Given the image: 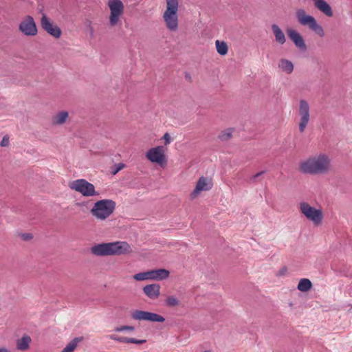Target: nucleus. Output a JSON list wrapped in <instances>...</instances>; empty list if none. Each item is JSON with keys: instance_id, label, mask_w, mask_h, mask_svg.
Returning <instances> with one entry per match:
<instances>
[{"instance_id": "f257e3e1", "label": "nucleus", "mask_w": 352, "mask_h": 352, "mask_svg": "<svg viewBox=\"0 0 352 352\" xmlns=\"http://www.w3.org/2000/svg\"><path fill=\"white\" fill-rule=\"evenodd\" d=\"M331 170V158L327 154L323 153L310 155L300 160L298 165V172L304 175H326Z\"/></svg>"}, {"instance_id": "f03ea898", "label": "nucleus", "mask_w": 352, "mask_h": 352, "mask_svg": "<svg viewBox=\"0 0 352 352\" xmlns=\"http://www.w3.org/2000/svg\"><path fill=\"white\" fill-rule=\"evenodd\" d=\"M90 252L97 256H119L131 253L132 248L127 242L118 241L95 245L90 248Z\"/></svg>"}, {"instance_id": "7ed1b4c3", "label": "nucleus", "mask_w": 352, "mask_h": 352, "mask_svg": "<svg viewBox=\"0 0 352 352\" xmlns=\"http://www.w3.org/2000/svg\"><path fill=\"white\" fill-rule=\"evenodd\" d=\"M179 1L166 0V8L162 19L166 28L170 32H177L179 28Z\"/></svg>"}, {"instance_id": "20e7f679", "label": "nucleus", "mask_w": 352, "mask_h": 352, "mask_svg": "<svg viewBox=\"0 0 352 352\" xmlns=\"http://www.w3.org/2000/svg\"><path fill=\"white\" fill-rule=\"evenodd\" d=\"M116 206V204L112 199H101L94 203L90 213L96 219L103 221L113 213Z\"/></svg>"}, {"instance_id": "39448f33", "label": "nucleus", "mask_w": 352, "mask_h": 352, "mask_svg": "<svg viewBox=\"0 0 352 352\" xmlns=\"http://www.w3.org/2000/svg\"><path fill=\"white\" fill-rule=\"evenodd\" d=\"M298 208L300 213L315 226H319L322 224L324 214L321 207L315 208L308 202L302 201L299 204Z\"/></svg>"}, {"instance_id": "423d86ee", "label": "nucleus", "mask_w": 352, "mask_h": 352, "mask_svg": "<svg viewBox=\"0 0 352 352\" xmlns=\"http://www.w3.org/2000/svg\"><path fill=\"white\" fill-rule=\"evenodd\" d=\"M295 14L298 22L301 25L307 26L320 37H323L324 36L323 28L317 23L316 19L313 16L307 14L304 9H297Z\"/></svg>"}, {"instance_id": "0eeeda50", "label": "nucleus", "mask_w": 352, "mask_h": 352, "mask_svg": "<svg viewBox=\"0 0 352 352\" xmlns=\"http://www.w3.org/2000/svg\"><path fill=\"white\" fill-rule=\"evenodd\" d=\"M68 186L71 190L80 193L84 197H93L98 195L94 186L84 179H78L69 182Z\"/></svg>"}, {"instance_id": "6e6552de", "label": "nucleus", "mask_w": 352, "mask_h": 352, "mask_svg": "<svg viewBox=\"0 0 352 352\" xmlns=\"http://www.w3.org/2000/svg\"><path fill=\"white\" fill-rule=\"evenodd\" d=\"M107 6L110 10L109 25L114 27L120 22V19L124 12V6L121 0H109Z\"/></svg>"}, {"instance_id": "1a4fd4ad", "label": "nucleus", "mask_w": 352, "mask_h": 352, "mask_svg": "<svg viewBox=\"0 0 352 352\" xmlns=\"http://www.w3.org/2000/svg\"><path fill=\"white\" fill-rule=\"evenodd\" d=\"M146 157L151 162L157 164L162 168H164L167 163L165 148L163 146L149 148L146 153Z\"/></svg>"}, {"instance_id": "9d476101", "label": "nucleus", "mask_w": 352, "mask_h": 352, "mask_svg": "<svg viewBox=\"0 0 352 352\" xmlns=\"http://www.w3.org/2000/svg\"><path fill=\"white\" fill-rule=\"evenodd\" d=\"M298 130L303 133L306 129L310 120V108L305 100H300L298 109Z\"/></svg>"}, {"instance_id": "9b49d317", "label": "nucleus", "mask_w": 352, "mask_h": 352, "mask_svg": "<svg viewBox=\"0 0 352 352\" xmlns=\"http://www.w3.org/2000/svg\"><path fill=\"white\" fill-rule=\"evenodd\" d=\"M132 319L138 321H148L152 322H164L165 318L155 313L142 311L139 309L133 310L131 312Z\"/></svg>"}, {"instance_id": "f8f14e48", "label": "nucleus", "mask_w": 352, "mask_h": 352, "mask_svg": "<svg viewBox=\"0 0 352 352\" xmlns=\"http://www.w3.org/2000/svg\"><path fill=\"white\" fill-rule=\"evenodd\" d=\"M41 25L47 34L55 38H59L61 36L62 31L60 28L56 24L52 22L45 14H42Z\"/></svg>"}, {"instance_id": "ddd939ff", "label": "nucleus", "mask_w": 352, "mask_h": 352, "mask_svg": "<svg viewBox=\"0 0 352 352\" xmlns=\"http://www.w3.org/2000/svg\"><path fill=\"white\" fill-rule=\"evenodd\" d=\"M212 186L213 183L211 178L204 176L199 177L195 189L190 194V198L192 199L197 198L202 191H208L212 188Z\"/></svg>"}, {"instance_id": "4468645a", "label": "nucleus", "mask_w": 352, "mask_h": 352, "mask_svg": "<svg viewBox=\"0 0 352 352\" xmlns=\"http://www.w3.org/2000/svg\"><path fill=\"white\" fill-rule=\"evenodd\" d=\"M19 29L25 36H35L37 34L36 23L31 16H26L21 21Z\"/></svg>"}, {"instance_id": "2eb2a0df", "label": "nucleus", "mask_w": 352, "mask_h": 352, "mask_svg": "<svg viewBox=\"0 0 352 352\" xmlns=\"http://www.w3.org/2000/svg\"><path fill=\"white\" fill-rule=\"evenodd\" d=\"M287 34L291 41L295 44V45L302 50H306V45L302 36L296 30L292 28L287 30Z\"/></svg>"}, {"instance_id": "dca6fc26", "label": "nucleus", "mask_w": 352, "mask_h": 352, "mask_svg": "<svg viewBox=\"0 0 352 352\" xmlns=\"http://www.w3.org/2000/svg\"><path fill=\"white\" fill-rule=\"evenodd\" d=\"M314 7L327 17H332L333 12L325 0H312Z\"/></svg>"}, {"instance_id": "f3484780", "label": "nucleus", "mask_w": 352, "mask_h": 352, "mask_svg": "<svg viewBox=\"0 0 352 352\" xmlns=\"http://www.w3.org/2000/svg\"><path fill=\"white\" fill-rule=\"evenodd\" d=\"M160 286L158 284H150L143 287L144 294L151 299H157L160 296Z\"/></svg>"}, {"instance_id": "a211bd4d", "label": "nucleus", "mask_w": 352, "mask_h": 352, "mask_svg": "<svg viewBox=\"0 0 352 352\" xmlns=\"http://www.w3.org/2000/svg\"><path fill=\"white\" fill-rule=\"evenodd\" d=\"M108 337L112 340L122 343L142 344L146 342V340H138L133 338L120 336L116 334L109 335Z\"/></svg>"}, {"instance_id": "6ab92c4d", "label": "nucleus", "mask_w": 352, "mask_h": 352, "mask_svg": "<svg viewBox=\"0 0 352 352\" xmlns=\"http://www.w3.org/2000/svg\"><path fill=\"white\" fill-rule=\"evenodd\" d=\"M69 118V113L66 111H61L55 113L51 120L53 126H60L64 124Z\"/></svg>"}, {"instance_id": "aec40b11", "label": "nucleus", "mask_w": 352, "mask_h": 352, "mask_svg": "<svg viewBox=\"0 0 352 352\" xmlns=\"http://www.w3.org/2000/svg\"><path fill=\"white\" fill-rule=\"evenodd\" d=\"M151 280H162L166 279L169 275L170 272L168 270L165 269H157L149 270Z\"/></svg>"}, {"instance_id": "412c9836", "label": "nucleus", "mask_w": 352, "mask_h": 352, "mask_svg": "<svg viewBox=\"0 0 352 352\" xmlns=\"http://www.w3.org/2000/svg\"><path fill=\"white\" fill-rule=\"evenodd\" d=\"M278 68L286 74H290L294 71V64L292 61L285 59V58H281L278 61Z\"/></svg>"}, {"instance_id": "4be33fe9", "label": "nucleus", "mask_w": 352, "mask_h": 352, "mask_svg": "<svg viewBox=\"0 0 352 352\" xmlns=\"http://www.w3.org/2000/svg\"><path fill=\"white\" fill-rule=\"evenodd\" d=\"M272 30L274 35L276 42L283 45L286 41V38L280 27L276 24H273L272 25Z\"/></svg>"}, {"instance_id": "5701e85b", "label": "nucleus", "mask_w": 352, "mask_h": 352, "mask_svg": "<svg viewBox=\"0 0 352 352\" xmlns=\"http://www.w3.org/2000/svg\"><path fill=\"white\" fill-rule=\"evenodd\" d=\"M31 338L29 336H23L21 339L16 340V349L20 351L28 350L30 347Z\"/></svg>"}, {"instance_id": "b1692460", "label": "nucleus", "mask_w": 352, "mask_h": 352, "mask_svg": "<svg viewBox=\"0 0 352 352\" xmlns=\"http://www.w3.org/2000/svg\"><path fill=\"white\" fill-rule=\"evenodd\" d=\"M312 283L308 278H301L298 284L297 289L302 292H307L312 287Z\"/></svg>"}, {"instance_id": "393cba45", "label": "nucleus", "mask_w": 352, "mask_h": 352, "mask_svg": "<svg viewBox=\"0 0 352 352\" xmlns=\"http://www.w3.org/2000/svg\"><path fill=\"white\" fill-rule=\"evenodd\" d=\"M216 50L219 54L225 56L228 54V46L226 42L217 40L215 41Z\"/></svg>"}, {"instance_id": "a878e982", "label": "nucleus", "mask_w": 352, "mask_h": 352, "mask_svg": "<svg viewBox=\"0 0 352 352\" xmlns=\"http://www.w3.org/2000/svg\"><path fill=\"white\" fill-rule=\"evenodd\" d=\"M234 131L233 128H228L222 131L218 135V138L221 141H227L232 137V133Z\"/></svg>"}, {"instance_id": "bb28decb", "label": "nucleus", "mask_w": 352, "mask_h": 352, "mask_svg": "<svg viewBox=\"0 0 352 352\" xmlns=\"http://www.w3.org/2000/svg\"><path fill=\"white\" fill-rule=\"evenodd\" d=\"M133 278L137 281L151 280L150 272L148 270L146 272L135 274L133 276Z\"/></svg>"}, {"instance_id": "cd10ccee", "label": "nucleus", "mask_w": 352, "mask_h": 352, "mask_svg": "<svg viewBox=\"0 0 352 352\" xmlns=\"http://www.w3.org/2000/svg\"><path fill=\"white\" fill-rule=\"evenodd\" d=\"M78 342L79 340L78 338L74 339L62 350L61 352H74Z\"/></svg>"}, {"instance_id": "c85d7f7f", "label": "nucleus", "mask_w": 352, "mask_h": 352, "mask_svg": "<svg viewBox=\"0 0 352 352\" xmlns=\"http://www.w3.org/2000/svg\"><path fill=\"white\" fill-rule=\"evenodd\" d=\"M166 304L168 307H175L179 305V300L177 298L173 296H169L166 298Z\"/></svg>"}, {"instance_id": "c756f323", "label": "nucleus", "mask_w": 352, "mask_h": 352, "mask_svg": "<svg viewBox=\"0 0 352 352\" xmlns=\"http://www.w3.org/2000/svg\"><path fill=\"white\" fill-rule=\"evenodd\" d=\"M135 330L134 327L129 326V325H122L120 327H117L114 329V331L116 332H121L124 331H133Z\"/></svg>"}, {"instance_id": "7c9ffc66", "label": "nucleus", "mask_w": 352, "mask_h": 352, "mask_svg": "<svg viewBox=\"0 0 352 352\" xmlns=\"http://www.w3.org/2000/svg\"><path fill=\"white\" fill-rule=\"evenodd\" d=\"M162 140H164V144L166 146L170 143L171 138L168 133H165L162 137Z\"/></svg>"}, {"instance_id": "2f4dec72", "label": "nucleus", "mask_w": 352, "mask_h": 352, "mask_svg": "<svg viewBox=\"0 0 352 352\" xmlns=\"http://www.w3.org/2000/svg\"><path fill=\"white\" fill-rule=\"evenodd\" d=\"M9 143V138L8 136H4L0 143L1 146H7Z\"/></svg>"}, {"instance_id": "473e14b6", "label": "nucleus", "mask_w": 352, "mask_h": 352, "mask_svg": "<svg viewBox=\"0 0 352 352\" xmlns=\"http://www.w3.org/2000/svg\"><path fill=\"white\" fill-rule=\"evenodd\" d=\"M124 166H125V165L124 164H122V163H120V164H117L116 165V168L113 172V174L116 175L117 173H118L120 170H121Z\"/></svg>"}, {"instance_id": "72a5a7b5", "label": "nucleus", "mask_w": 352, "mask_h": 352, "mask_svg": "<svg viewBox=\"0 0 352 352\" xmlns=\"http://www.w3.org/2000/svg\"><path fill=\"white\" fill-rule=\"evenodd\" d=\"M22 237L25 241L30 240V239H31L32 238V235L30 234H24L22 235Z\"/></svg>"}, {"instance_id": "f704fd0d", "label": "nucleus", "mask_w": 352, "mask_h": 352, "mask_svg": "<svg viewBox=\"0 0 352 352\" xmlns=\"http://www.w3.org/2000/svg\"><path fill=\"white\" fill-rule=\"evenodd\" d=\"M264 171H261L260 173H256L252 177V179H255L256 177L261 176L262 174H263Z\"/></svg>"}, {"instance_id": "c9c22d12", "label": "nucleus", "mask_w": 352, "mask_h": 352, "mask_svg": "<svg viewBox=\"0 0 352 352\" xmlns=\"http://www.w3.org/2000/svg\"><path fill=\"white\" fill-rule=\"evenodd\" d=\"M0 352H10V351L6 347H0Z\"/></svg>"}, {"instance_id": "e433bc0d", "label": "nucleus", "mask_w": 352, "mask_h": 352, "mask_svg": "<svg viewBox=\"0 0 352 352\" xmlns=\"http://www.w3.org/2000/svg\"><path fill=\"white\" fill-rule=\"evenodd\" d=\"M204 352H212V351L210 350H208V351H205Z\"/></svg>"}]
</instances>
